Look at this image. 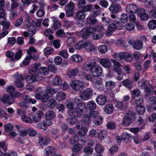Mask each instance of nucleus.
<instances>
[{"label":"nucleus","instance_id":"53","mask_svg":"<svg viewBox=\"0 0 156 156\" xmlns=\"http://www.w3.org/2000/svg\"><path fill=\"white\" fill-rule=\"evenodd\" d=\"M119 20L121 23H126L128 21V16L126 14H122L121 15Z\"/></svg>","mask_w":156,"mask_h":156},{"label":"nucleus","instance_id":"38","mask_svg":"<svg viewBox=\"0 0 156 156\" xmlns=\"http://www.w3.org/2000/svg\"><path fill=\"white\" fill-rule=\"evenodd\" d=\"M94 8L97 10L91 13V15L92 16H98L101 13V8L98 5H94Z\"/></svg>","mask_w":156,"mask_h":156},{"label":"nucleus","instance_id":"21","mask_svg":"<svg viewBox=\"0 0 156 156\" xmlns=\"http://www.w3.org/2000/svg\"><path fill=\"white\" fill-rule=\"evenodd\" d=\"M40 66V64L35 63L31 66L32 69L30 70L29 73L31 75L37 74L40 75L39 73V71L38 70V68Z\"/></svg>","mask_w":156,"mask_h":156},{"label":"nucleus","instance_id":"47","mask_svg":"<svg viewBox=\"0 0 156 156\" xmlns=\"http://www.w3.org/2000/svg\"><path fill=\"white\" fill-rule=\"evenodd\" d=\"M49 72L48 68L46 67H41L39 69V73L42 75H47Z\"/></svg>","mask_w":156,"mask_h":156},{"label":"nucleus","instance_id":"16","mask_svg":"<svg viewBox=\"0 0 156 156\" xmlns=\"http://www.w3.org/2000/svg\"><path fill=\"white\" fill-rule=\"evenodd\" d=\"M35 97L37 99H41V101L43 102H47L50 98L49 96L47 93H45L42 95L41 94L39 93L36 94Z\"/></svg>","mask_w":156,"mask_h":156},{"label":"nucleus","instance_id":"44","mask_svg":"<svg viewBox=\"0 0 156 156\" xmlns=\"http://www.w3.org/2000/svg\"><path fill=\"white\" fill-rule=\"evenodd\" d=\"M115 86V83L112 81H107L105 83V87L108 90L113 88Z\"/></svg>","mask_w":156,"mask_h":156},{"label":"nucleus","instance_id":"2","mask_svg":"<svg viewBox=\"0 0 156 156\" xmlns=\"http://www.w3.org/2000/svg\"><path fill=\"white\" fill-rule=\"evenodd\" d=\"M113 57L119 61L124 59L127 62H131L133 59L132 55L129 53L126 52H121L119 53L114 54Z\"/></svg>","mask_w":156,"mask_h":156},{"label":"nucleus","instance_id":"27","mask_svg":"<svg viewBox=\"0 0 156 156\" xmlns=\"http://www.w3.org/2000/svg\"><path fill=\"white\" fill-rule=\"evenodd\" d=\"M96 101L98 104L100 105H103L105 104L106 99L104 96L102 95H100L97 98Z\"/></svg>","mask_w":156,"mask_h":156},{"label":"nucleus","instance_id":"29","mask_svg":"<svg viewBox=\"0 0 156 156\" xmlns=\"http://www.w3.org/2000/svg\"><path fill=\"white\" fill-rule=\"evenodd\" d=\"M121 83L129 89H131L133 88L132 83L131 81L129 79L124 80L121 82Z\"/></svg>","mask_w":156,"mask_h":156},{"label":"nucleus","instance_id":"7","mask_svg":"<svg viewBox=\"0 0 156 156\" xmlns=\"http://www.w3.org/2000/svg\"><path fill=\"white\" fill-rule=\"evenodd\" d=\"M31 75V76H29L26 78V81L27 83H31L35 81H40L43 78L42 76L40 75H37L36 74L34 75Z\"/></svg>","mask_w":156,"mask_h":156},{"label":"nucleus","instance_id":"36","mask_svg":"<svg viewBox=\"0 0 156 156\" xmlns=\"http://www.w3.org/2000/svg\"><path fill=\"white\" fill-rule=\"evenodd\" d=\"M95 151L96 153H102L105 150V148L99 143H97L95 147Z\"/></svg>","mask_w":156,"mask_h":156},{"label":"nucleus","instance_id":"63","mask_svg":"<svg viewBox=\"0 0 156 156\" xmlns=\"http://www.w3.org/2000/svg\"><path fill=\"white\" fill-rule=\"evenodd\" d=\"M129 130L131 132L136 134L142 130V128L139 127H134L129 128Z\"/></svg>","mask_w":156,"mask_h":156},{"label":"nucleus","instance_id":"25","mask_svg":"<svg viewBox=\"0 0 156 156\" xmlns=\"http://www.w3.org/2000/svg\"><path fill=\"white\" fill-rule=\"evenodd\" d=\"M75 16L77 19L82 20L85 18L86 14L84 11L82 10H80L76 13Z\"/></svg>","mask_w":156,"mask_h":156},{"label":"nucleus","instance_id":"8","mask_svg":"<svg viewBox=\"0 0 156 156\" xmlns=\"http://www.w3.org/2000/svg\"><path fill=\"white\" fill-rule=\"evenodd\" d=\"M137 15L142 21H146L149 18L148 14L146 12L145 10L142 8H140L137 11Z\"/></svg>","mask_w":156,"mask_h":156},{"label":"nucleus","instance_id":"20","mask_svg":"<svg viewBox=\"0 0 156 156\" xmlns=\"http://www.w3.org/2000/svg\"><path fill=\"white\" fill-rule=\"evenodd\" d=\"M142 41L139 39H137L133 41V48L134 49L139 50L141 49L143 47Z\"/></svg>","mask_w":156,"mask_h":156},{"label":"nucleus","instance_id":"22","mask_svg":"<svg viewBox=\"0 0 156 156\" xmlns=\"http://www.w3.org/2000/svg\"><path fill=\"white\" fill-rule=\"evenodd\" d=\"M90 15V16L87 18V23L90 25L97 24L98 23V21L95 18L97 16H92L91 15V13Z\"/></svg>","mask_w":156,"mask_h":156},{"label":"nucleus","instance_id":"52","mask_svg":"<svg viewBox=\"0 0 156 156\" xmlns=\"http://www.w3.org/2000/svg\"><path fill=\"white\" fill-rule=\"evenodd\" d=\"M121 137L124 140L126 139H127L131 142V140H132V136L130 134L124 133L121 136Z\"/></svg>","mask_w":156,"mask_h":156},{"label":"nucleus","instance_id":"32","mask_svg":"<svg viewBox=\"0 0 156 156\" xmlns=\"http://www.w3.org/2000/svg\"><path fill=\"white\" fill-rule=\"evenodd\" d=\"M70 60L75 62H80L82 60L81 57L77 54L73 55L70 58Z\"/></svg>","mask_w":156,"mask_h":156},{"label":"nucleus","instance_id":"34","mask_svg":"<svg viewBox=\"0 0 156 156\" xmlns=\"http://www.w3.org/2000/svg\"><path fill=\"white\" fill-rule=\"evenodd\" d=\"M47 104L48 108L52 109L55 107L57 105V102L54 99L51 98L48 101Z\"/></svg>","mask_w":156,"mask_h":156},{"label":"nucleus","instance_id":"33","mask_svg":"<svg viewBox=\"0 0 156 156\" xmlns=\"http://www.w3.org/2000/svg\"><path fill=\"white\" fill-rule=\"evenodd\" d=\"M115 106L122 111H125L126 109V103H124L122 101H118L115 105Z\"/></svg>","mask_w":156,"mask_h":156},{"label":"nucleus","instance_id":"60","mask_svg":"<svg viewBox=\"0 0 156 156\" xmlns=\"http://www.w3.org/2000/svg\"><path fill=\"white\" fill-rule=\"evenodd\" d=\"M106 133L103 130H101L98 133V138L101 140L104 139Z\"/></svg>","mask_w":156,"mask_h":156},{"label":"nucleus","instance_id":"14","mask_svg":"<svg viewBox=\"0 0 156 156\" xmlns=\"http://www.w3.org/2000/svg\"><path fill=\"white\" fill-rule=\"evenodd\" d=\"M44 154L45 156H53L55 153V148L54 147L48 146L44 150Z\"/></svg>","mask_w":156,"mask_h":156},{"label":"nucleus","instance_id":"6","mask_svg":"<svg viewBox=\"0 0 156 156\" xmlns=\"http://www.w3.org/2000/svg\"><path fill=\"white\" fill-rule=\"evenodd\" d=\"M51 140L49 137H45L40 134L38 136V143L41 146L47 145L50 142Z\"/></svg>","mask_w":156,"mask_h":156},{"label":"nucleus","instance_id":"11","mask_svg":"<svg viewBox=\"0 0 156 156\" xmlns=\"http://www.w3.org/2000/svg\"><path fill=\"white\" fill-rule=\"evenodd\" d=\"M13 97H11L9 95L5 94L2 97V102L4 104L11 105L15 102Z\"/></svg>","mask_w":156,"mask_h":156},{"label":"nucleus","instance_id":"56","mask_svg":"<svg viewBox=\"0 0 156 156\" xmlns=\"http://www.w3.org/2000/svg\"><path fill=\"white\" fill-rule=\"evenodd\" d=\"M24 100L27 103L32 102V104H34L37 102V101L35 100H32V98H30V97L28 95H26L24 97Z\"/></svg>","mask_w":156,"mask_h":156},{"label":"nucleus","instance_id":"54","mask_svg":"<svg viewBox=\"0 0 156 156\" xmlns=\"http://www.w3.org/2000/svg\"><path fill=\"white\" fill-rule=\"evenodd\" d=\"M126 29L128 31H130L133 30L135 28L134 25L132 23H126L125 25Z\"/></svg>","mask_w":156,"mask_h":156},{"label":"nucleus","instance_id":"31","mask_svg":"<svg viewBox=\"0 0 156 156\" xmlns=\"http://www.w3.org/2000/svg\"><path fill=\"white\" fill-rule=\"evenodd\" d=\"M53 23L52 28L54 30H55L58 28H59L61 26V22L56 18L53 19Z\"/></svg>","mask_w":156,"mask_h":156},{"label":"nucleus","instance_id":"55","mask_svg":"<svg viewBox=\"0 0 156 156\" xmlns=\"http://www.w3.org/2000/svg\"><path fill=\"white\" fill-rule=\"evenodd\" d=\"M52 83L55 85H59L61 83V79L59 76H56L53 79Z\"/></svg>","mask_w":156,"mask_h":156},{"label":"nucleus","instance_id":"37","mask_svg":"<svg viewBox=\"0 0 156 156\" xmlns=\"http://www.w3.org/2000/svg\"><path fill=\"white\" fill-rule=\"evenodd\" d=\"M136 109L137 113L139 115L143 114L145 112V107L142 105H137L136 107Z\"/></svg>","mask_w":156,"mask_h":156},{"label":"nucleus","instance_id":"4","mask_svg":"<svg viewBox=\"0 0 156 156\" xmlns=\"http://www.w3.org/2000/svg\"><path fill=\"white\" fill-rule=\"evenodd\" d=\"M70 85L71 88L76 91H80L83 88V83L80 81H73L70 83Z\"/></svg>","mask_w":156,"mask_h":156},{"label":"nucleus","instance_id":"26","mask_svg":"<svg viewBox=\"0 0 156 156\" xmlns=\"http://www.w3.org/2000/svg\"><path fill=\"white\" fill-rule=\"evenodd\" d=\"M84 48L88 51H94L95 48L93 45L89 41H86L84 43Z\"/></svg>","mask_w":156,"mask_h":156},{"label":"nucleus","instance_id":"39","mask_svg":"<svg viewBox=\"0 0 156 156\" xmlns=\"http://www.w3.org/2000/svg\"><path fill=\"white\" fill-rule=\"evenodd\" d=\"M79 140V138L77 134H74L69 139L70 143L72 145H74Z\"/></svg>","mask_w":156,"mask_h":156},{"label":"nucleus","instance_id":"35","mask_svg":"<svg viewBox=\"0 0 156 156\" xmlns=\"http://www.w3.org/2000/svg\"><path fill=\"white\" fill-rule=\"evenodd\" d=\"M114 108L112 105L108 104L106 105L104 107V111L107 114H111Z\"/></svg>","mask_w":156,"mask_h":156},{"label":"nucleus","instance_id":"5","mask_svg":"<svg viewBox=\"0 0 156 156\" xmlns=\"http://www.w3.org/2000/svg\"><path fill=\"white\" fill-rule=\"evenodd\" d=\"M14 77L16 79L15 81V85L18 88H22L24 85V80L22 75H20L16 73L14 75Z\"/></svg>","mask_w":156,"mask_h":156},{"label":"nucleus","instance_id":"48","mask_svg":"<svg viewBox=\"0 0 156 156\" xmlns=\"http://www.w3.org/2000/svg\"><path fill=\"white\" fill-rule=\"evenodd\" d=\"M149 28L150 29H154L156 28V20H152L149 21L148 23Z\"/></svg>","mask_w":156,"mask_h":156},{"label":"nucleus","instance_id":"15","mask_svg":"<svg viewBox=\"0 0 156 156\" xmlns=\"http://www.w3.org/2000/svg\"><path fill=\"white\" fill-rule=\"evenodd\" d=\"M31 21L32 22V20H28L26 23V25L27 27V30L28 31L29 34L32 36L35 34L36 32V28L32 24H29Z\"/></svg>","mask_w":156,"mask_h":156},{"label":"nucleus","instance_id":"62","mask_svg":"<svg viewBox=\"0 0 156 156\" xmlns=\"http://www.w3.org/2000/svg\"><path fill=\"white\" fill-rule=\"evenodd\" d=\"M6 55L7 57L10 58L12 61H14V54L13 52L10 51H7Z\"/></svg>","mask_w":156,"mask_h":156},{"label":"nucleus","instance_id":"18","mask_svg":"<svg viewBox=\"0 0 156 156\" xmlns=\"http://www.w3.org/2000/svg\"><path fill=\"white\" fill-rule=\"evenodd\" d=\"M116 27L117 26L114 23L109 24L108 27V30L105 32V35L107 36H110L112 32L115 30Z\"/></svg>","mask_w":156,"mask_h":156},{"label":"nucleus","instance_id":"19","mask_svg":"<svg viewBox=\"0 0 156 156\" xmlns=\"http://www.w3.org/2000/svg\"><path fill=\"white\" fill-rule=\"evenodd\" d=\"M111 61L113 63V70L116 72L120 73L122 70L121 69V64L115 59H111Z\"/></svg>","mask_w":156,"mask_h":156},{"label":"nucleus","instance_id":"42","mask_svg":"<svg viewBox=\"0 0 156 156\" xmlns=\"http://www.w3.org/2000/svg\"><path fill=\"white\" fill-rule=\"evenodd\" d=\"M46 117L47 119L50 120L54 118L55 117V114L53 111L50 110L47 112L46 114Z\"/></svg>","mask_w":156,"mask_h":156},{"label":"nucleus","instance_id":"51","mask_svg":"<svg viewBox=\"0 0 156 156\" xmlns=\"http://www.w3.org/2000/svg\"><path fill=\"white\" fill-rule=\"evenodd\" d=\"M91 119H95L98 117V112L96 111H92L90 112L88 114Z\"/></svg>","mask_w":156,"mask_h":156},{"label":"nucleus","instance_id":"13","mask_svg":"<svg viewBox=\"0 0 156 156\" xmlns=\"http://www.w3.org/2000/svg\"><path fill=\"white\" fill-rule=\"evenodd\" d=\"M121 7L117 3L112 4L109 6L108 9L112 13H117L120 10Z\"/></svg>","mask_w":156,"mask_h":156},{"label":"nucleus","instance_id":"41","mask_svg":"<svg viewBox=\"0 0 156 156\" xmlns=\"http://www.w3.org/2000/svg\"><path fill=\"white\" fill-rule=\"evenodd\" d=\"M98 49L100 53L105 54L107 51L108 48L105 45H102L98 47Z\"/></svg>","mask_w":156,"mask_h":156},{"label":"nucleus","instance_id":"30","mask_svg":"<svg viewBox=\"0 0 156 156\" xmlns=\"http://www.w3.org/2000/svg\"><path fill=\"white\" fill-rule=\"evenodd\" d=\"M96 107V104L93 101H89L87 103V107L90 111L94 110Z\"/></svg>","mask_w":156,"mask_h":156},{"label":"nucleus","instance_id":"49","mask_svg":"<svg viewBox=\"0 0 156 156\" xmlns=\"http://www.w3.org/2000/svg\"><path fill=\"white\" fill-rule=\"evenodd\" d=\"M76 38L74 37H69L67 39V44L69 47H71L75 42Z\"/></svg>","mask_w":156,"mask_h":156},{"label":"nucleus","instance_id":"43","mask_svg":"<svg viewBox=\"0 0 156 156\" xmlns=\"http://www.w3.org/2000/svg\"><path fill=\"white\" fill-rule=\"evenodd\" d=\"M103 36V33L102 31L97 32L93 34V38L95 40H99L102 38Z\"/></svg>","mask_w":156,"mask_h":156},{"label":"nucleus","instance_id":"10","mask_svg":"<svg viewBox=\"0 0 156 156\" xmlns=\"http://www.w3.org/2000/svg\"><path fill=\"white\" fill-rule=\"evenodd\" d=\"M80 72V69L77 67L69 69L67 72V76L70 78L77 76Z\"/></svg>","mask_w":156,"mask_h":156},{"label":"nucleus","instance_id":"28","mask_svg":"<svg viewBox=\"0 0 156 156\" xmlns=\"http://www.w3.org/2000/svg\"><path fill=\"white\" fill-rule=\"evenodd\" d=\"M132 120L129 116H125L123 119L122 124L123 125L127 126L129 125L132 122Z\"/></svg>","mask_w":156,"mask_h":156},{"label":"nucleus","instance_id":"59","mask_svg":"<svg viewBox=\"0 0 156 156\" xmlns=\"http://www.w3.org/2000/svg\"><path fill=\"white\" fill-rule=\"evenodd\" d=\"M84 28L87 30V32L89 33V34L90 36V35L92 34L94 32L96 29V27L91 26H90L89 27H87Z\"/></svg>","mask_w":156,"mask_h":156},{"label":"nucleus","instance_id":"64","mask_svg":"<svg viewBox=\"0 0 156 156\" xmlns=\"http://www.w3.org/2000/svg\"><path fill=\"white\" fill-rule=\"evenodd\" d=\"M84 153L88 154H91L93 152V149L90 146H87L85 147L83 150Z\"/></svg>","mask_w":156,"mask_h":156},{"label":"nucleus","instance_id":"50","mask_svg":"<svg viewBox=\"0 0 156 156\" xmlns=\"http://www.w3.org/2000/svg\"><path fill=\"white\" fill-rule=\"evenodd\" d=\"M82 120L84 123L85 124H89L91 122L92 119L88 114H87L83 117Z\"/></svg>","mask_w":156,"mask_h":156},{"label":"nucleus","instance_id":"1","mask_svg":"<svg viewBox=\"0 0 156 156\" xmlns=\"http://www.w3.org/2000/svg\"><path fill=\"white\" fill-rule=\"evenodd\" d=\"M83 69L85 71L90 72L92 75L94 77L100 76L102 73V68L100 66L97 65L95 62L84 64Z\"/></svg>","mask_w":156,"mask_h":156},{"label":"nucleus","instance_id":"12","mask_svg":"<svg viewBox=\"0 0 156 156\" xmlns=\"http://www.w3.org/2000/svg\"><path fill=\"white\" fill-rule=\"evenodd\" d=\"M7 91L9 94L12 97H19L21 95L20 93L15 91L14 87L12 86H9L6 88Z\"/></svg>","mask_w":156,"mask_h":156},{"label":"nucleus","instance_id":"40","mask_svg":"<svg viewBox=\"0 0 156 156\" xmlns=\"http://www.w3.org/2000/svg\"><path fill=\"white\" fill-rule=\"evenodd\" d=\"M66 98L65 94L63 92H60L58 93L56 96V99L59 101H61L64 100Z\"/></svg>","mask_w":156,"mask_h":156},{"label":"nucleus","instance_id":"46","mask_svg":"<svg viewBox=\"0 0 156 156\" xmlns=\"http://www.w3.org/2000/svg\"><path fill=\"white\" fill-rule=\"evenodd\" d=\"M103 118L102 117L98 116L95 119H93V121L94 124L97 125H99L102 122Z\"/></svg>","mask_w":156,"mask_h":156},{"label":"nucleus","instance_id":"24","mask_svg":"<svg viewBox=\"0 0 156 156\" xmlns=\"http://www.w3.org/2000/svg\"><path fill=\"white\" fill-rule=\"evenodd\" d=\"M78 36L79 37H82L84 39H87L90 36L85 28L81 30L78 33Z\"/></svg>","mask_w":156,"mask_h":156},{"label":"nucleus","instance_id":"57","mask_svg":"<svg viewBox=\"0 0 156 156\" xmlns=\"http://www.w3.org/2000/svg\"><path fill=\"white\" fill-rule=\"evenodd\" d=\"M21 119L23 121L27 123H30L33 122V120L31 118L27 117L25 115H22L21 116Z\"/></svg>","mask_w":156,"mask_h":156},{"label":"nucleus","instance_id":"61","mask_svg":"<svg viewBox=\"0 0 156 156\" xmlns=\"http://www.w3.org/2000/svg\"><path fill=\"white\" fill-rule=\"evenodd\" d=\"M82 145L78 144L74 146L73 149V151L75 152H78L79 151L82 150Z\"/></svg>","mask_w":156,"mask_h":156},{"label":"nucleus","instance_id":"23","mask_svg":"<svg viewBox=\"0 0 156 156\" xmlns=\"http://www.w3.org/2000/svg\"><path fill=\"white\" fill-rule=\"evenodd\" d=\"M99 62L103 67L106 68H109L111 66V62L108 59L104 58H101Z\"/></svg>","mask_w":156,"mask_h":156},{"label":"nucleus","instance_id":"3","mask_svg":"<svg viewBox=\"0 0 156 156\" xmlns=\"http://www.w3.org/2000/svg\"><path fill=\"white\" fill-rule=\"evenodd\" d=\"M92 94V89L90 88H87L80 92V97L82 100H86L89 99Z\"/></svg>","mask_w":156,"mask_h":156},{"label":"nucleus","instance_id":"58","mask_svg":"<svg viewBox=\"0 0 156 156\" xmlns=\"http://www.w3.org/2000/svg\"><path fill=\"white\" fill-rule=\"evenodd\" d=\"M49 125V124H48L47 122H44L43 123L38 124L37 125V127L39 129H42L45 130L47 128V125Z\"/></svg>","mask_w":156,"mask_h":156},{"label":"nucleus","instance_id":"17","mask_svg":"<svg viewBox=\"0 0 156 156\" xmlns=\"http://www.w3.org/2000/svg\"><path fill=\"white\" fill-rule=\"evenodd\" d=\"M86 106L84 104L79 103L76 105L75 110L77 113L82 115L83 114V110L85 108Z\"/></svg>","mask_w":156,"mask_h":156},{"label":"nucleus","instance_id":"45","mask_svg":"<svg viewBox=\"0 0 156 156\" xmlns=\"http://www.w3.org/2000/svg\"><path fill=\"white\" fill-rule=\"evenodd\" d=\"M43 51L45 55H49L54 52V49L51 47H47L44 49Z\"/></svg>","mask_w":156,"mask_h":156},{"label":"nucleus","instance_id":"9","mask_svg":"<svg viewBox=\"0 0 156 156\" xmlns=\"http://www.w3.org/2000/svg\"><path fill=\"white\" fill-rule=\"evenodd\" d=\"M139 9L138 8L137 6L135 4H129L126 6V11L128 13H137V12Z\"/></svg>","mask_w":156,"mask_h":156}]
</instances>
